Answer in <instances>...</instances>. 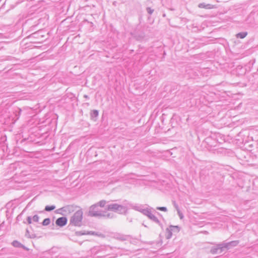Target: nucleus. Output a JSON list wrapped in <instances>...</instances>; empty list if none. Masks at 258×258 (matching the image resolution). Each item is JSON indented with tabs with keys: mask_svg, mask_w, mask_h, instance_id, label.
<instances>
[{
	"mask_svg": "<svg viewBox=\"0 0 258 258\" xmlns=\"http://www.w3.org/2000/svg\"><path fill=\"white\" fill-rule=\"evenodd\" d=\"M83 213L80 210L73 214L71 219H70V223L75 226H80L82 220V215Z\"/></svg>",
	"mask_w": 258,
	"mask_h": 258,
	"instance_id": "1",
	"label": "nucleus"
},
{
	"mask_svg": "<svg viewBox=\"0 0 258 258\" xmlns=\"http://www.w3.org/2000/svg\"><path fill=\"white\" fill-rule=\"evenodd\" d=\"M108 209L109 210L115 211L119 213H125L126 211L125 209L123 207L116 204L109 205Z\"/></svg>",
	"mask_w": 258,
	"mask_h": 258,
	"instance_id": "2",
	"label": "nucleus"
},
{
	"mask_svg": "<svg viewBox=\"0 0 258 258\" xmlns=\"http://www.w3.org/2000/svg\"><path fill=\"white\" fill-rule=\"evenodd\" d=\"M67 223V219L66 217H61L59 218H57L55 221V224L57 226L62 227L66 225Z\"/></svg>",
	"mask_w": 258,
	"mask_h": 258,
	"instance_id": "3",
	"label": "nucleus"
},
{
	"mask_svg": "<svg viewBox=\"0 0 258 258\" xmlns=\"http://www.w3.org/2000/svg\"><path fill=\"white\" fill-rule=\"evenodd\" d=\"M246 35H247V33L246 32H242V33H237L236 35V37L237 38L243 39L245 37Z\"/></svg>",
	"mask_w": 258,
	"mask_h": 258,
	"instance_id": "4",
	"label": "nucleus"
},
{
	"mask_svg": "<svg viewBox=\"0 0 258 258\" xmlns=\"http://www.w3.org/2000/svg\"><path fill=\"white\" fill-rule=\"evenodd\" d=\"M50 223V219L49 218H45L44 220L42 222L43 226H48Z\"/></svg>",
	"mask_w": 258,
	"mask_h": 258,
	"instance_id": "5",
	"label": "nucleus"
},
{
	"mask_svg": "<svg viewBox=\"0 0 258 258\" xmlns=\"http://www.w3.org/2000/svg\"><path fill=\"white\" fill-rule=\"evenodd\" d=\"M54 209H55L54 206H46L45 208V210L46 211H51Z\"/></svg>",
	"mask_w": 258,
	"mask_h": 258,
	"instance_id": "6",
	"label": "nucleus"
},
{
	"mask_svg": "<svg viewBox=\"0 0 258 258\" xmlns=\"http://www.w3.org/2000/svg\"><path fill=\"white\" fill-rule=\"evenodd\" d=\"M13 245L14 247H20L22 246V244L19 241H18L17 240L13 241Z\"/></svg>",
	"mask_w": 258,
	"mask_h": 258,
	"instance_id": "7",
	"label": "nucleus"
},
{
	"mask_svg": "<svg viewBox=\"0 0 258 258\" xmlns=\"http://www.w3.org/2000/svg\"><path fill=\"white\" fill-rule=\"evenodd\" d=\"M33 220L34 222H37L38 220H39V218L37 215H35L33 217Z\"/></svg>",
	"mask_w": 258,
	"mask_h": 258,
	"instance_id": "8",
	"label": "nucleus"
},
{
	"mask_svg": "<svg viewBox=\"0 0 258 258\" xmlns=\"http://www.w3.org/2000/svg\"><path fill=\"white\" fill-rule=\"evenodd\" d=\"M157 209L161 211H166V208L164 207H158Z\"/></svg>",
	"mask_w": 258,
	"mask_h": 258,
	"instance_id": "9",
	"label": "nucleus"
},
{
	"mask_svg": "<svg viewBox=\"0 0 258 258\" xmlns=\"http://www.w3.org/2000/svg\"><path fill=\"white\" fill-rule=\"evenodd\" d=\"M98 204H99V206H100L101 207H103V206H104V205L105 204V201H100V202H99Z\"/></svg>",
	"mask_w": 258,
	"mask_h": 258,
	"instance_id": "10",
	"label": "nucleus"
},
{
	"mask_svg": "<svg viewBox=\"0 0 258 258\" xmlns=\"http://www.w3.org/2000/svg\"><path fill=\"white\" fill-rule=\"evenodd\" d=\"M28 223H31V219L30 218L28 219Z\"/></svg>",
	"mask_w": 258,
	"mask_h": 258,
	"instance_id": "11",
	"label": "nucleus"
},
{
	"mask_svg": "<svg viewBox=\"0 0 258 258\" xmlns=\"http://www.w3.org/2000/svg\"><path fill=\"white\" fill-rule=\"evenodd\" d=\"M216 250L221 251V248H219L217 249Z\"/></svg>",
	"mask_w": 258,
	"mask_h": 258,
	"instance_id": "12",
	"label": "nucleus"
}]
</instances>
